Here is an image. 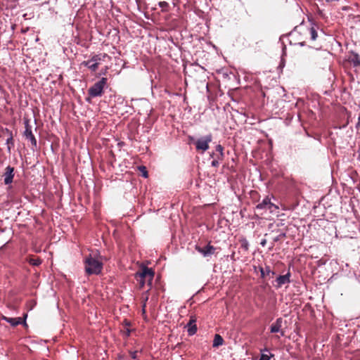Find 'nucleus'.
Masks as SVG:
<instances>
[{"label":"nucleus","mask_w":360,"mask_h":360,"mask_svg":"<svg viewBox=\"0 0 360 360\" xmlns=\"http://www.w3.org/2000/svg\"><path fill=\"white\" fill-rule=\"evenodd\" d=\"M154 277V271L149 268L143 266L136 274V278L139 283L140 287L142 288L146 283L151 285L152 281Z\"/></svg>","instance_id":"nucleus-1"},{"label":"nucleus","mask_w":360,"mask_h":360,"mask_svg":"<svg viewBox=\"0 0 360 360\" xmlns=\"http://www.w3.org/2000/svg\"><path fill=\"white\" fill-rule=\"evenodd\" d=\"M85 269L89 274H98L101 271L102 264L97 259L89 257L85 260Z\"/></svg>","instance_id":"nucleus-2"},{"label":"nucleus","mask_w":360,"mask_h":360,"mask_svg":"<svg viewBox=\"0 0 360 360\" xmlns=\"http://www.w3.org/2000/svg\"><path fill=\"white\" fill-rule=\"evenodd\" d=\"M108 56L106 54L95 55L90 60L82 63V65L87 67L91 71L94 72L97 70L101 62L104 60Z\"/></svg>","instance_id":"nucleus-3"},{"label":"nucleus","mask_w":360,"mask_h":360,"mask_svg":"<svg viewBox=\"0 0 360 360\" xmlns=\"http://www.w3.org/2000/svg\"><path fill=\"white\" fill-rule=\"evenodd\" d=\"M107 82V79L103 77L100 81L95 83L89 89V94L91 97L100 96L102 95L104 86H105Z\"/></svg>","instance_id":"nucleus-4"},{"label":"nucleus","mask_w":360,"mask_h":360,"mask_svg":"<svg viewBox=\"0 0 360 360\" xmlns=\"http://www.w3.org/2000/svg\"><path fill=\"white\" fill-rule=\"evenodd\" d=\"M212 140V137L210 134L197 139L195 142L196 149L202 152L206 151L209 148V143Z\"/></svg>","instance_id":"nucleus-5"},{"label":"nucleus","mask_w":360,"mask_h":360,"mask_svg":"<svg viewBox=\"0 0 360 360\" xmlns=\"http://www.w3.org/2000/svg\"><path fill=\"white\" fill-rule=\"evenodd\" d=\"M196 250L202 254L203 257H207L212 255L214 253L215 248L210 245H205L204 247L196 246Z\"/></svg>","instance_id":"nucleus-6"},{"label":"nucleus","mask_w":360,"mask_h":360,"mask_svg":"<svg viewBox=\"0 0 360 360\" xmlns=\"http://www.w3.org/2000/svg\"><path fill=\"white\" fill-rule=\"evenodd\" d=\"M13 176H14L13 168L10 166L7 167L6 168V171L4 174V184L7 185V184H10L11 183H12Z\"/></svg>","instance_id":"nucleus-7"},{"label":"nucleus","mask_w":360,"mask_h":360,"mask_svg":"<svg viewBox=\"0 0 360 360\" xmlns=\"http://www.w3.org/2000/svg\"><path fill=\"white\" fill-rule=\"evenodd\" d=\"M290 273H288L285 275L278 276L276 280V284L275 285V286L277 288H281L284 284L289 283L290 282Z\"/></svg>","instance_id":"nucleus-8"},{"label":"nucleus","mask_w":360,"mask_h":360,"mask_svg":"<svg viewBox=\"0 0 360 360\" xmlns=\"http://www.w3.org/2000/svg\"><path fill=\"white\" fill-rule=\"evenodd\" d=\"M25 136H26V138L27 139H29L32 142V145L36 146L37 141L34 138V136L33 135V134L32 132L31 129L28 127V125L26 126V129L25 131Z\"/></svg>","instance_id":"nucleus-9"},{"label":"nucleus","mask_w":360,"mask_h":360,"mask_svg":"<svg viewBox=\"0 0 360 360\" xmlns=\"http://www.w3.org/2000/svg\"><path fill=\"white\" fill-rule=\"evenodd\" d=\"M260 272L261 276L264 278L267 277L271 278L274 275V272L270 269L269 266H266L265 268L261 267Z\"/></svg>","instance_id":"nucleus-10"},{"label":"nucleus","mask_w":360,"mask_h":360,"mask_svg":"<svg viewBox=\"0 0 360 360\" xmlns=\"http://www.w3.org/2000/svg\"><path fill=\"white\" fill-rule=\"evenodd\" d=\"M195 320L191 319L187 324L188 333L190 335H194L197 331V327L195 324Z\"/></svg>","instance_id":"nucleus-11"},{"label":"nucleus","mask_w":360,"mask_h":360,"mask_svg":"<svg viewBox=\"0 0 360 360\" xmlns=\"http://www.w3.org/2000/svg\"><path fill=\"white\" fill-rule=\"evenodd\" d=\"M282 326V319H278L274 323H273L271 326V333H278L280 332Z\"/></svg>","instance_id":"nucleus-12"},{"label":"nucleus","mask_w":360,"mask_h":360,"mask_svg":"<svg viewBox=\"0 0 360 360\" xmlns=\"http://www.w3.org/2000/svg\"><path fill=\"white\" fill-rule=\"evenodd\" d=\"M3 319L9 323L11 326H15L21 323L22 319L21 318H8L6 316L3 317Z\"/></svg>","instance_id":"nucleus-13"},{"label":"nucleus","mask_w":360,"mask_h":360,"mask_svg":"<svg viewBox=\"0 0 360 360\" xmlns=\"http://www.w3.org/2000/svg\"><path fill=\"white\" fill-rule=\"evenodd\" d=\"M271 200L269 198V197H266L261 203L258 204L256 206L257 210H261V209H267L269 204L271 203Z\"/></svg>","instance_id":"nucleus-14"},{"label":"nucleus","mask_w":360,"mask_h":360,"mask_svg":"<svg viewBox=\"0 0 360 360\" xmlns=\"http://www.w3.org/2000/svg\"><path fill=\"white\" fill-rule=\"evenodd\" d=\"M223 343H224V340L221 338V336L218 334H216L214 335V338L213 340V347H218L222 345Z\"/></svg>","instance_id":"nucleus-15"},{"label":"nucleus","mask_w":360,"mask_h":360,"mask_svg":"<svg viewBox=\"0 0 360 360\" xmlns=\"http://www.w3.org/2000/svg\"><path fill=\"white\" fill-rule=\"evenodd\" d=\"M271 213L276 212L278 210V207L274 203L271 202L267 208Z\"/></svg>","instance_id":"nucleus-16"},{"label":"nucleus","mask_w":360,"mask_h":360,"mask_svg":"<svg viewBox=\"0 0 360 360\" xmlns=\"http://www.w3.org/2000/svg\"><path fill=\"white\" fill-rule=\"evenodd\" d=\"M351 60L353 62V63L355 65H360V58L359 55L355 54L353 57V58L351 59Z\"/></svg>","instance_id":"nucleus-17"},{"label":"nucleus","mask_w":360,"mask_h":360,"mask_svg":"<svg viewBox=\"0 0 360 360\" xmlns=\"http://www.w3.org/2000/svg\"><path fill=\"white\" fill-rule=\"evenodd\" d=\"M223 150H224V148L221 145H217L216 146V151L219 153V155L221 158H222L224 156Z\"/></svg>","instance_id":"nucleus-18"},{"label":"nucleus","mask_w":360,"mask_h":360,"mask_svg":"<svg viewBox=\"0 0 360 360\" xmlns=\"http://www.w3.org/2000/svg\"><path fill=\"white\" fill-rule=\"evenodd\" d=\"M310 34H311V39L312 40H315L317 37V33L313 27L311 28V30H310Z\"/></svg>","instance_id":"nucleus-19"},{"label":"nucleus","mask_w":360,"mask_h":360,"mask_svg":"<svg viewBox=\"0 0 360 360\" xmlns=\"http://www.w3.org/2000/svg\"><path fill=\"white\" fill-rule=\"evenodd\" d=\"M30 263L34 266H37L41 264V261L39 259H32Z\"/></svg>","instance_id":"nucleus-20"},{"label":"nucleus","mask_w":360,"mask_h":360,"mask_svg":"<svg viewBox=\"0 0 360 360\" xmlns=\"http://www.w3.org/2000/svg\"><path fill=\"white\" fill-rule=\"evenodd\" d=\"M356 128L357 129H360V113H359V117H358V122L356 124Z\"/></svg>","instance_id":"nucleus-21"},{"label":"nucleus","mask_w":360,"mask_h":360,"mask_svg":"<svg viewBox=\"0 0 360 360\" xmlns=\"http://www.w3.org/2000/svg\"><path fill=\"white\" fill-rule=\"evenodd\" d=\"M212 165L213 167H217L219 165V162L217 160H214L212 162Z\"/></svg>","instance_id":"nucleus-22"},{"label":"nucleus","mask_w":360,"mask_h":360,"mask_svg":"<svg viewBox=\"0 0 360 360\" xmlns=\"http://www.w3.org/2000/svg\"><path fill=\"white\" fill-rule=\"evenodd\" d=\"M142 169H143V176L146 178L148 176L147 171L146 170V168L144 167H142Z\"/></svg>","instance_id":"nucleus-23"},{"label":"nucleus","mask_w":360,"mask_h":360,"mask_svg":"<svg viewBox=\"0 0 360 360\" xmlns=\"http://www.w3.org/2000/svg\"><path fill=\"white\" fill-rule=\"evenodd\" d=\"M136 353L137 352H131V356L133 359H136Z\"/></svg>","instance_id":"nucleus-24"},{"label":"nucleus","mask_w":360,"mask_h":360,"mask_svg":"<svg viewBox=\"0 0 360 360\" xmlns=\"http://www.w3.org/2000/svg\"><path fill=\"white\" fill-rule=\"evenodd\" d=\"M167 2H165V1L160 2V6L161 7H162V8H163L164 6H167Z\"/></svg>","instance_id":"nucleus-25"},{"label":"nucleus","mask_w":360,"mask_h":360,"mask_svg":"<svg viewBox=\"0 0 360 360\" xmlns=\"http://www.w3.org/2000/svg\"><path fill=\"white\" fill-rule=\"evenodd\" d=\"M13 141V139L12 138H10V139H7V143H9L10 141Z\"/></svg>","instance_id":"nucleus-26"},{"label":"nucleus","mask_w":360,"mask_h":360,"mask_svg":"<svg viewBox=\"0 0 360 360\" xmlns=\"http://www.w3.org/2000/svg\"><path fill=\"white\" fill-rule=\"evenodd\" d=\"M265 243H266L265 240H263L262 242H261V245L263 246L265 245Z\"/></svg>","instance_id":"nucleus-27"},{"label":"nucleus","mask_w":360,"mask_h":360,"mask_svg":"<svg viewBox=\"0 0 360 360\" xmlns=\"http://www.w3.org/2000/svg\"><path fill=\"white\" fill-rule=\"evenodd\" d=\"M145 306H146V304H143V312L144 313L145 312Z\"/></svg>","instance_id":"nucleus-28"},{"label":"nucleus","mask_w":360,"mask_h":360,"mask_svg":"<svg viewBox=\"0 0 360 360\" xmlns=\"http://www.w3.org/2000/svg\"><path fill=\"white\" fill-rule=\"evenodd\" d=\"M281 335H284V332L281 331Z\"/></svg>","instance_id":"nucleus-29"}]
</instances>
